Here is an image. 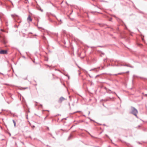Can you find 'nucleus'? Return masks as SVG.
<instances>
[{
    "mask_svg": "<svg viewBox=\"0 0 147 147\" xmlns=\"http://www.w3.org/2000/svg\"><path fill=\"white\" fill-rule=\"evenodd\" d=\"M58 35V34L57 33H55V35L56 36H57Z\"/></svg>",
    "mask_w": 147,
    "mask_h": 147,
    "instance_id": "9b49d317",
    "label": "nucleus"
},
{
    "mask_svg": "<svg viewBox=\"0 0 147 147\" xmlns=\"http://www.w3.org/2000/svg\"><path fill=\"white\" fill-rule=\"evenodd\" d=\"M45 119H46V117L45 118Z\"/></svg>",
    "mask_w": 147,
    "mask_h": 147,
    "instance_id": "a878e982",
    "label": "nucleus"
},
{
    "mask_svg": "<svg viewBox=\"0 0 147 147\" xmlns=\"http://www.w3.org/2000/svg\"><path fill=\"white\" fill-rule=\"evenodd\" d=\"M7 51L6 50H1L0 51V54H7Z\"/></svg>",
    "mask_w": 147,
    "mask_h": 147,
    "instance_id": "f03ea898",
    "label": "nucleus"
},
{
    "mask_svg": "<svg viewBox=\"0 0 147 147\" xmlns=\"http://www.w3.org/2000/svg\"><path fill=\"white\" fill-rule=\"evenodd\" d=\"M13 123H14V126L15 127L16 126V122L15 121L13 120Z\"/></svg>",
    "mask_w": 147,
    "mask_h": 147,
    "instance_id": "0eeeda50",
    "label": "nucleus"
},
{
    "mask_svg": "<svg viewBox=\"0 0 147 147\" xmlns=\"http://www.w3.org/2000/svg\"><path fill=\"white\" fill-rule=\"evenodd\" d=\"M11 3L13 5V3H12V2H11Z\"/></svg>",
    "mask_w": 147,
    "mask_h": 147,
    "instance_id": "393cba45",
    "label": "nucleus"
},
{
    "mask_svg": "<svg viewBox=\"0 0 147 147\" xmlns=\"http://www.w3.org/2000/svg\"><path fill=\"white\" fill-rule=\"evenodd\" d=\"M94 69H92L90 70V71H91L92 70H93Z\"/></svg>",
    "mask_w": 147,
    "mask_h": 147,
    "instance_id": "2eb2a0df",
    "label": "nucleus"
},
{
    "mask_svg": "<svg viewBox=\"0 0 147 147\" xmlns=\"http://www.w3.org/2000/svg\"><path fill=\"white\" fill-rule=\"evenodd\" d=\"M65 76H67L68 77V78L69 79V77L68 75H65Z\"/></svg>",
    "mask_w": 147,
    "mask_h": 147,
    "instance_id": "9d476101",
    "label": "nucleus"
},
{
    "mask_svg": "<svg viewBox=\"0 0 147 147\" xmlns=\"http://www.w3.org/2000/svg\"><path fill=\"white\" fill-rule=\"evenodd\" d=\"M27 88H24V89H26Z\"/></svg>",
    "mask_w": 147,
    "mask_h": 147,
    "instance_id": "4be33fe9",
    "label": "nucleus"
},
{
    "mask_svg": "<svg viewBox=\"0 0 147 147\" xmlns=\"http://www.w3.org/2000/svg\"><path fill=\"white\" fill-rule=\"evenodd\" d=\"M129 72V71H127L126 72V73H128Z\"/></svg>",
    "mask_w": 147,
    "mask_h": 147,
    "instance_id": "412c9836",
    "label": "nucleus"
},
{
    "mask_svg": "<svg viewBox=\"0 0 147 147\" xmlns=\"http://www.w3.org/2000/svg\"><path fill=\"white\" fill-rule=\"evenodd\" d=\"M99 75H97L95 77V78H96L98 76H99Z\"/></svg>",
    "mask_w": 147,
    "mask_h": 147,
    "instance_id": "ddd939ff",
    "label": "nucleus"
},
{
    "mask_svg": "<svg viewBox=\"0 0 147 147\" xmlns=\"http://www.w3.org/2000/svg\"><path fill=\"white\" fill-rule=\"evenodd\" d=\"M98 47H102V46H98Z\"/></svg>",
    "mask_w": 147,
    "mask_h": 147,
    "instance_id": "5701e85b",
    "label": "nucleus"
},
{
    "mask_svg": "<svg viewBox=\"0 0 147 147\" xmlns=\"http://www.w3.org/2000/svg\"><path fill=\"white\" fill-rule=\"evenodd\" d=\"M112 93H113V94H116V93L115 92H112Z\"/></svg>",
    "mask_w": 147,
    "mask_h": 147,
    "instance_id": "4468645a",
    "label": "nucleus"
},
{
    "mask_svg": "<svg viewBox=\"0 0 147 147\" xmlns=\"http://www.w3.org/2000/svg\"><path fill=\"white\" fill-rule=\"evenodd\" d=\"M11 16L12 18H13L14 19H15L16 17H18V16L16 15L15 14H12L11 15Z\"/></svg>",
    "mask_w": 147,
    "mask_h": 147,
    "instance_id": "39448f33",
    "label": "nucleus"
},
{
    "mask_svg": "<svg viewBox=\"0 0 147 147\" xmlns=\"http://www.w3.org/2000/svg\"><path fill=\"white\" fill-rule=\"evenodd\" d=\"M45 38V37H43V38L44 39V38Z\"/></svg>",
    "mask_w": 147,
    "mask_h": 147,
    "instance_id": "6ab92c4d",
    "label": "nucleus"
},
{
    "mask_svg": "<svg viewBox=\"0 0 147 147\" xmlns=\"http://www.w3.org/2000/svg\"><path fill=\"white\" fill-rule=\"evenodd\" d=\"M47 129L48 130H49V128L48 127H47Z\"/></svg>",
    "mask_w": 147,
    "mask_h": 147,
    "instance_id": "f8f14e48",
    "label": "nucleus"
},
{
    "mask_svg": "<svg viewBox=\"0 0 147 147\" xmlns=\"http://www.w3.org/2000/svg\"><path fill=\"white\" fill-rule=\"evenodd\" d=\"M131 113L135 115L136 117L138 118L137 114L138 113L137 110L134 107H131Z\"/></svg>",
    "mask_w": 147,
    "mask_h": 147,
    "instance_id": "f257e3e1",
    "label": "nucleus"
},
{
    "mask_svg": "<svg viewBox=\"0 0 147 147\" xmlns=\"http://www.w3.org/2000/svg\"><path fill=\"white\" fill-rule=\"evenodd\" d=\"M102 54H103V55L104 54V53H102Z\"/></svg>",
    "mask_w": 147,
    "mask_h": 147,
    "instance_id": "b1692460",
    "label": "nucleus"
},
{
    "mask_svg": "<svg viewBox=\"0 0 147 147\" xmlns=\"http://www.w3.org/2000/svg\"><path fill=\"white\" fill-rule=\"evenodd\" d=\"M72 137V136L71 134H70L69 136V137L68 138V140H69L71 137Z\"/></svg>",
    "mask_w": 147,
    "mask_h": 147,
    "instance_id": "6e6552de",
    "label": "nucleus"
},
{
    "mask_svg": "<svg viewBox=\"0 0 147 147\" xmlns=\"http://www.w3.org/2000/svg\"><path fill=\"white\" fill-rule=\"evenodd\" d=\"M118 74H121V73H119Z\"/></svg>",
    "mask_w": 147,
    "mask_h": 147,
    "instance_id": "dca6fc26",
    "label": "nucleus"
},
{
    "mask_svg": "<svg viewBox=\"0 0 147 147\" xmlns=\"http://www.w3.org/2000/svg\"><path fill=\"white\" fill-rule=\"evenodd\" d=\"M41 12H42L43 11V9H42L41 8H40L38 9Z\"/></svg>",
    "mask_w": 147,
    "mask_h": 147,
    "instance_id": "1a4fd4ad",
    "label": "nucleus"
},
{
    "mask_svg": "<svg viewBox=\"0 0 147 147\" xmlns=\"http://www.w3.org/2000/svg\"><path fill=\"white\" fill-rule=\"evenodd\" d=\"M121 66H127L128 67H129L131 68H134V67L133 66L131 65L130 64H125V65H121Z\"/></svg>",
    "mask_w": 147,
    "mask_h": 147,
    "instance_id": "20e7f679",
    "label": "nucleus"
},
{
    "mask_svg": "<svg viewBox=\"0 0 147 147\" xmlns=\"http://www.w3.org/2000/svg\"><path fill=\"white\" fill-rule=\"evenodd\" d=\"M145 96H147V94H145Z\"/></svg>",
    "mask_w": 147,
    "mask_h": 147,
    "instance_id": "f3484780",
    "label": "nucleus"
},
{
    "mask_svg": "<svg viewBox=\"0 0 147 147\" xmlns=\"http://www.w3.org/2000/svg\"><path fill=\"white\" fill-rule=\"evenodd\" d=\"M65 99V98H63V97L61 96L60 98L58 100V102L59 103H61Z\"/></svg>",
    "mask_w": 147,
    "mask_h": 147,
    "instance_id": "7ed1b4c3",
    "label": "nucleus"
},
{
    "mask_svg": "<svg viewBox=\"0 0 147 147\" xmlns=\"http://www.w3.org/2000/svg\"><path fill=\"white\" fill-rule=\"evenodd\" d=\"M28 21H30V22L32 21V19L31 18L30 16H29L27 19Z\"/></svg>",
    "mask_w": 147,
    "mask_h": 147,
    "instance_id": "423d86ee",
    "label": "nucleus"
},
{
    "mask_svg": "<svg viewBox=\"0 0 147 147\" xmlns=\"http://www.w3.org/2000/svg\"><path fill=\"white\" fill-rule=\"evenodd\" d=\"M1 74H2V75H3V74L2 73H0Z\"/></svg>",
    "mask_w": 147,
    "mask_h": 147,
    "instance_id": "a211bd4d",
    "label": "nucleus"
},
{
    "mask_svg": "<svg viewBox=\"0 0 147 147\" xmlns=\"http://www.w3.org/2000/svg\"><path fill=\"white\" fill-rule=\"evenodd\" d=\"M78 67L79 68H80V67L79 66H78Z\"/></svg>",
    "mask_w": 147,
    "mask_h": 147,
    "instance_id": "aec40b11",
    "label": "nucleus"
}]
</instances>
